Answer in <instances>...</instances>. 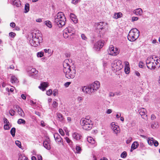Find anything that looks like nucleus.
<instances>
[{
	"label": "nucleus",
	"instance_id": "nucleus-47",
	"mask_svg": "<svg viewBox=\"0 0 160 160\" xmlns=\"http://www.w3.org/2000/svg\"><path fill=\"white\" fill-rule=\"evenodd\" d=\"M132 138H131V137H129L127 139L126 141V142L128 144L132 141Z\"/></svg>",
	"mask_w": 160,
	"mask_h": 160
},
{
	"label": "nucleus",
	"instance_id": "nucleus-49",
	"mask_svg": "<svg viewBox=\"0 0 160 160\" xmlns=\"http://www.w3.org/2000/svg\"><path fill=\"white\" fill-rule=\"evenodd\" d=\"M59 132L62 136H64L65 134L64 132L62 129L60 128L59 129Z\"/></svg>",
	"mask_w": 160,
	"mask_h": 160
},
{
	"label": "nucleus",
	"instance_id": "nucleus-7",
	"mask_svg": "<svg viewBox=\"0 0 160 160\" xmlns=\"http://www.w3.org/2000/svg\"><path fill=\"white\" fill-rule=\"evenodd\" d=\"M75 30L72 26H69L65 29L63 31V36L65 38H68L70 36L74 34Z\"/></svg>",
	"mask_w": 160,
	"mask_h": 160
},
{
	"label": "nucleus",
	"instance_id": "nucleus-63",
	"mask_svg": "<svg viewBox=\"0 0 160 160\" xmlns=\"http://www.w3.org/2000/svg\"><path fill=\"white\" fill-rule=\"evenodd\" d=\"M41 126L42 127H44L45 126L44 122L43 121H41Z\"/></svg>",
	"mask_w": 160,
	"mask_h": 160
},
{
	"label": "nucleus",
	"instance_id": "nucleus-41",
	"mask_svg": "<svg viewBox=\"0 0 160 160\" xmlns=\"http://www.w3.org/2000/svg\"><path fill=\"white\" fill-rule=\"evenodd\" d=\"M76 150L77 151V153H79L81 150V148L80 146H76Z\"/></svg>",
	"mask_w": 160,
	"mask_h": 160
},
{
	"label": "nucleus",
	"instance_id": "nucleus-21",
	"mask_svg": "<svg viewBox=\"0 0 160 160\" xmlns=\"http://www.w3.org/2000/svg\"><path fill=\"white\" fill-rule=\"evenodd\" d=\"M72 137L74 139L76 140H79L81 139L82 136L80 133L74 132L72 133Z\"/></svg>",
	"mask_w": 160,
	"mask_h": 160
},
{
	"label": "nucleus",
	"instance_id": "nucleus-12",
	"mask_svg": "<svg viewBox=\"0 0 160 160\" xmlns=\"http://www.w3.org/2000/svg\"><path fill=\"white\" fill-rule=\"evenodd\" d=\"M104 43L103 40H99L94 44L93 48L96 50L99 51L103 47Z\"/></svg>",
	"mask_w": 160,
	"mask_h": 160
},
{
	"label": "nucleus",
	"instance_id": "nucleus-44",
	"mask_svg": "<svg viewBox=\"0 0 160 160\" xmlns=\"http://www.w3.org/2000/svg\"><path fill=\"white\" fill-rule=\"evenodd\" d=\"M52 105L53 108H56L58 106V103L56 101H53Z\"/></svg>",
	"mask_w": 160,
	"mask_h": 160
},
{
	"label": "nucleus",
	"instance_id": "nucleus-28",
	"mask_svg": "<svg viewBox=\"0 0 160 160\" xmlns=\"http://www.w3.org/2000/svg\"><path fill=\"white\" fill-rule=\"evenodd\" d=\"M139 146V144L137 142H134L131 145L132 148L135 149L137 148Z\"/></svg>",
	"mask_w": 160,
	"mask_h": 160
},
{
	"label": "nucleus",
	"instance_id": "nucleus-20",
	"mask_svg": "<svg viewBox=\"0 0 160 160\" xmlns=\"http://www.w3.org/2000/svg\"><path fill=\"white\" fill-rule=\"evenodd\" d=\"M87 141L89 143H91L92 145V147H94L97 145L95 141L92 137H88L87 138Z\"/></svg>",
	"mask_w": 160,
	"mask_h": 160
},
{
	"label": "nucleus",
	"instance_id": "nucleus-48",
	"mask_svg": "<svg viewBox=\"0 0 160 160\" xmlns=\"http://www.w3.org/2000/svg\"><path fill=\"white\" fill-rule=\"evenodd\" d=\"M15 33L13 32H10L9 33V35L12 38H13L16 36Z\"/></svg>",
	"mask_w": 160,
	"mask_h": 160
},
{
	"label": "nucleus",
	"instance_id": "nucleus-23",
	"mask_svg": "<svg viewBox=\"0 0 160 160\" xmlns=\"http://www.w3.org/2000/svg\"><path fill=\"white\" fill-rule=\"evenodd\" d=\"M82 91L85 93H88L89 94H90L91 93V92H89L90 91V88L89 86V85H88L87 86H83L82 87Z\"/></svg>",
	"mask_w": 160,
	"mask_h": 160
},
{
	"label": "nucleus",
	"instance_id": "nucleus-36",
	"mask_svg": "<svg viewBox=\"0 0 160 160\" xmlns=\"http://www.w3.org/2000/svg\"><path fill=\"white\" fill-rule=\"evenodd\" d=\"M45 24L49 28H51L52 27L51 22L49 21H46Z\"/></svg>",
	"mask_w": 160,
	"mask_h": 160
},
{
	"label": "nucleus",
	"instance_id": "nucleus-42",
	"mask_svg": "<svg viewBox=\"0 0 160 160\" xmlns=\"http://www.w3.org/2000/svg\"><path fill=\"white\" fill-rule=\"evenodd\" d=\"M10 127L9 124H5L4 126V128L5 130H9L10 128Z\"/></svg>",
	"mask_w": 160,
	"mask_h": 160
},
{
	"label": "nucleus",
	"instance_id": "nucleus-4",
	"mask_svg": "<svg viewBox=\"0 0 160 160\" xmlns=\"http://www.w3.org/2000/svg\"><path fill=\"white\" fill-rule=\"evenodd\" d=\"M107 23L104 22H100L95 23L94 28L95 31L100 34L103 35L106 31Z\"/></svg>",
	"mask_w": 160,
	"mask_h": 160
},
{
	"label": "nucleus",
	"instance_id": "nucleus-11",
	"mask_svg": "<svg viewBox=\"0 0 160 160\" xmlns=\"http://www.w3.org/2000/svg\"><path fill=\"white\" fill-rule=\"evenodd\" d=\"M108 52L109 54L112 56H116L119 53L118 48L112 45L110 46Z\"/></svg>",
	"mask_w": 160,
	"mask_h": 160
},
{
	"label": "nucleus",
	"instance_id": "nucleus-6",
	"mask_svg": "<svg viewBox=\"0 0 160 160\" xmlns=\"http://www.w3.org/2000/svg\"><path fill=\"white\" fill-rule=\"evenodd\" d=\"M80 123L83 129L89 130L92 128V125L91 120L89 119L83 118L80 120Z\"/></svg>",
	"mask_w": 160,
	"mask_h": 160
},
{
	"label": "nucleus",
	"instance_id": "nucleus-53",
	"mask_svg": "<svg viewBox=\"0 0 160 160\" xmlns=\"http://www.w3.org/2000/svg\"><path fill=\"white\" fill-rule=\"evenodd\" d=\"M44 51L45 53H48L49 54L51 53V50L50 49H44Z\"/></svg>",
	"mask_w": 160,
	"mask_h": 160
},
{
	"label": "nucleus",
	"instance_id": "nucleus-51",
	"mask_svg": "<svg viewBox=\"0 0 160 160\" xmlns=\"http://www.w3.org/2000/svg\"><path fill=\"white\" fill-rule=\"evenodd\" d=\"M3 122L5 124H9V123L8 119L5 118H3Z\"/></svg>",
	"mask_w": 160,
	"mask_h": 160
},
{
	"label": "nucleus",
	"instance_id": "nucleus-64",
	"mask_svg": "<svg viewBox=\"0 0 160 160\" xmlns=\"http://www.w3.org/2000/svg\"><path fill=\"white\" fill-rule=\"evenodd\" d=\"M107 66V63L106 62H103V66L104 68H105Z\"/></svg>",
	"mask_w": 160,
	"mask_h": 160
},
{
	"label": "nucleus",
	"instance_id": "nucleus-8",
	"mask_svg": "<svg viewBox=\"0 0 160 160\" xmlns=\"http://www.w3.org/2000/svg\"><path fill=\"white\" fill-rule=\"evenodd\" d=\"M156 60H154L153 58H150L147 59L146 61V63L147 67L150 69H154L157 65Z\"/></svg>",
	"mask_w": 160,
	"mask_h": 160
},
{
	"label": "nucleus",
	"instance_id": "nucleus-25",
	"mask_svg": "<svg viewBox=\"0 0 160 160\" xmlns=\"http://www.w3.org/2000/svg\"><path fill=\"white\" fill-rule=\"evenodd\" d=\"M11 82L12 83H16L18 82V81L16 77L12 76L11 78Z\"/></svg>",
	"mask_w": 160,
	"mask_h": 160
},
{
	"label": "nucleus",
	"instance_id": "nucleus-38",
	"mask_svg": "<svg viewBox=\"0 0 160 160\" xmlns=\"http://www.w3.org/2000/svg\"><path fill=\"white\" fill-rule=\"evenodd\" d=\"M15 144L19 148H21L22 147L21 144V142L19 141H15Z\"/></svg>",
	"mask_w": 160,
	"mask_h": 160
},
{
	"label": "nucleus",
	"instance_id": "nucleus-39",
	"mask_svg": "<svg viewBox=\"0 0 160 160\" xmlns=\"http://www.w3.org/2000/svg\"><path fill=\"white\" fill-rule=\"evenodd\" d=\"M129 67H125L124 71L125 73L127 74H128L129 72Z\"/></svg>",
	"mask_w": 160,
	"mask_h": 160
},
{
	"label": "nucleus",
	"instance_id": "nucleus-40",
	"mask_svg": "<svg viewBox=\"0 0 160 160\" xmlns=\"http://www.w3.org/2000/svg\"><path fill=\"white\" fill-rule=\"evenodd\" d=\"M44 53L42 52H40L37 53V56L38 57L41 58L43 56Z\"/></svg>",
	"mask_w": 160,
	"mask_h": 160
},
{
	"label": "nucleus",
	"instance_id": "nucleus-60",
	"mask_svg": "<svg viewBox=\"0 0 160 160\" xmlns=\"http://www.w3.org/2000/svg\"><path fill=\"white\" fill-rule=\"evenodd\" d=\"M78 2V0H72V3L76 4Z\"/></svg>",
	"mask_w": 160,
	"mask_h": 160
},
{
	"label": "nucleus",
	"instance_id": "nucleus-19",
	"mask_svg": "<svg viewBox=\"0 0 160 160\" xmlns=\"http://www.w3.org/2000/svg\"><path fill=\"white\" fill-rule=\"evenodd\" d=\"M69 16L70 18L72 21L75 23L76 24L78 22V19L77 17L74 14L71 13L70 14Z\"/></svg>",
	"mask_w": 160,
	"mask_h": 160
},
{
	"label": "nucleus",
	"instance_id": "nucleus-32",
	"mask_svg": "<svg viewBox=\"0 0 160 160\" xmlns=\"http://www.w3.org/2000/svg\"><path fill=\"white\" fill-rule=\"evenodd\" d=\"M17 123L19 124H24L26 123V121L23 119H19Z\"/></svg>",
	"mask_w": 160,
	"mask_h": 160
},
{
	"label": "nucleus",
	"instance_id": "nucleus-14",
	"mask_svg": "<svg viewBox=\"0 0 160 160\" xmlns=\"http://www.w3.org/2000/svg\"><path fill=\"white\" fill-rule=\"evenodd\" d=\"M147 141L148 144L151 146L154 145L155 147H157L158 145V142L154 140L153 138H148L147 140Z\"/></svg>",
	"mask_w": 160,
	"mask_h": 160
},
{
	"label": "nucleus",
	"instance_id": "nucleus-29",
	"mask_svg": "<svg viewBox=\"0 0 160 160\" xmlns=\"http://www.w3.org/2000/svg\"><path fill=\"white\" fill-rule=\"evenodd\" d=\"M29 10V4L28 3H26L25 6L24 12L26 13Z\"/></svg>",
	"mask_w": 160,
	"mask_h": 160
},
{
	"label": "nucleus",
	"instance_id": "nucleus-58",
	"mask_svg": "<svg viewBox=\"0 0 160 160\" xmlns=\"http://www.w3.org/2000/svg\"><path fill=\"white\" fill-rule=\"evenodd\" d=\"M156 118V117L155 116L154 114H152L151 115V119L152 120H154Z\"/></svg>",
	"mask_w": 160,
	"mask_h": 160
},
{
	"label": "nucleus",
	"instance_id": "nucleus-26",
	"mask_svg": "<svg viewBox=\"0 0 160 160\" xmlns=\"http://www.w3.org/2000/svg\"><path fill=\"white\" fill-rule=\"evenodd\" d=\"M122 14L121 12H119L118 13H115L114 14L113 18L116 19H118L121 17L122 16Z\"/></svg>",
	"mask_w": 160,
	"mask_h": 160
},
{
	"label": "nucleus",
	"instance_id": "nucleus-24",
	"mask_svg": "<svg viewBox=\"0 0 160 160\" xmlns=\"http://www.w3.org/2000/svg\"><path fill=\"white\" fill-rule=\"evenodd\" d=\"M142 12V10L140 8L136 9L133 11L134 13L137 15H141Z\"/></svg>",
	"mask_w": 160,
	"mask_h": 160
},
{
	"label": "nucleus",
	"instance_id": "nucleus-22",
	"mask_svg": "<svg viewBox=\"0 0 160 160\" xmlns=\"http://www.w3.org/2000/svg\"><path fill=\"white\" fill-rule=\"evenodd\" d=\"M48 86V83L47 82H43L41 83L40 86L38 87V88L43 91L46 89V88Z\"/></svg>",
	"mask_w": 160,
	"mask_h": 160
},
{
	"label": "nucleus",
	"instance_id": "nucleus-59",
	"mask_svg": "<svg viewBox=\"0 0 160 160\" xmlns=\"http://www.w3.org/2000/svg\"><path fill=\"white\" fill-rule=\"evenodd\" d=\"M70 83L71 82H67L64 84V86L65 87H67L69 86Z\"/></svg>",
	"mask_w": 160,
	"mask_h": 160
},
{
	"label": "nucleus",
	"instance_id": "nucleus-30",
	"mask_svg": "<svg viewBox=\"0 0 160 160\" xmlns=\"http://www.w3.org/2000/svg\"><path fill=\"white\" fill-rule=\"evenodd\" d=\"M57 115L59 120L60 122H62L64 118L62 115L60 113H58Z\"/></svg>",
	"mask_w": 160,
	"mask_h": 160
},
{
	"label": "nucleus",
	"instance_id": "nucleus-54",
	"mask_svg": "<svg viewBox=\"0 0 160 160\" xmlns=\"http://www.w3.org/2000/svg\"><path fill=\"white\" fill-rule=\"evenodd\" d=\"M58 94V91L57 90H55L53 91V95L54 96H56Z\"/></svg>",
	"mask_w": 160,
	"mask_h": 160
},
{
	"label": "nucleus",
	"instance_id": "nucleus-17",
	"mask_svg": "<svg viewBox=\"0 0 160 160\" xmlns=\"http://www.w3.org/2000/svg\"><path fill=\"white\" fill-rule=\"evenodd\" d=\"M29 74L30 76H32L34 77H36L37 76L38 73V71L35 68H32L29 72Z\"/></svg>",
	"mask_w": 160,
	"mask_h": 160
},
{
	"label": "nucleus",
	"instance_id": "nucleus-61",
	"mask_svg": "<svg viewBox=\"0 0 160 160\" xmlns=\"http://www.w3.org/2000/svg\"><path fill=\"white\" fill-rule=\"evenodd\" d=\"M112 110L111 109H108L106 111V113L107 114H110L112 113Z\"/></svg>",
	"mask_w": 160,
	"mask_h": 160
},
{
	"label": "nucleus",
	"instance_id": "nucleus-55",
	"mask_svg": "<svg viewBox=\"0 0 160 160\" xmlns=\"http://www.w3.org/2000/svg\"><path fill=\"white\" fill-rule=\"evenodd\" d=\"M138 18L137 17H133L132 18V22L136 21L138 19Z\"/></svg>",
	"mask_w": 160,
	"mask_h": 160
},
{
	"label": "nucleus",
	"instance_id": "nucleus-45",
	"mask_svg": "<svg viewBox=\"0 0 160 160\" xmlns=\"http://www.w3.org/2000/svg\"><path fill=\"white\" fill-rule=\"evenodd\" d=\"M81 37L82 38L86 41L87 40V37L86 36L83 34H82L81 35Z\"/></svg>",
	"mask_w": 160,
	"mask_h": 160
},
{
	"label": "nucleus",
	"instance_id": "nucleus-15",
	"mask_svg": "<svg viewBox=\"0 0 160 160\" xmlns=\"http://www.w3.org/2000/svg\"><path fill=\"white\" fill-rule=\"evenodd\" d=\"M147 112L146 110L144 108H141L139 110V114L141 115L142 118L144 119L147 118Z\"/></svg>",
	"mask_w": 160,
	"mask_h": 160
},
{
	"label": "nucleus",
	"instance_id": "nucleus-2",
	"mask_svg": "<svg viewBox=\"0 0 160 160\" xmlns=\"http://www.w3.org/2000/svg\"><path fill=\"white\" fill-rule=\"evenodd\" d=\"M42 41L43 39L40 32L39 31H36L35 32L32 34V39L30 40V43L32 46L36 47Z\"/></svg>",
	"mask_w": 160,
	"mask_h": 160
},
{
	"label": "nucleus",
	"instance_id": "nucleus-34",
	"mask_svg": "<svg viewBox=\"0 0 160 160\" xmlns=\"http://www.w3.org/2000/svg\"><path fill=\"white\" fill-rule=\"evenodd\" d=\"M65 139L66 140L67 142L70 145H72L73 144V142L71 141V140H70L69 138L67 137H66L65 138Z\"/></svg>",
	"mask_w": 160,
	"mask_h": 160
},
{
	"label": "nucleus",
	"instance_id": "nucleus-33",
	"mask_svg": "<svg viewBox=\"0 0 160 160\" xmlns=\"http://www.w3.org/2000/svg\"><path fill=\"white\" fill-rule=\"evenodd\" d=\"M16 132V129L14 128H12L10 131V133L13 137H14L15 136V133Z\"/></svg>",
	"mask_w": 160,
	"mask_h": 160
},
{
	"label": "nucleus",
	"instance_id": "nucleus-31",
	"mask_svg": "<svg viewBox=\"0 0 160 160\" xmlns=\"http://www.w3.org/2000/svg\"><path fill=\"white\" fill-rule=\"evenodd\" d=\"M18 114L21 116L22 117L24 116L25 114L22 109H19V110H18Z\"/></svg>",
	"mask_w": 160,
	"mask_h": 160
},
{
	"label": "nucleus",
	"instance_id": "nucleus-57",
	"mask_svg": "<svg viewBox=\"0 0 160 160\" xmlns=\"http://www.w3.org/2000/svg\"><path fill=\"white\" fill-rule=\"evenodd\" d=\"M15 25H16V24L14 22H12L10 23V26L13 28L15 27Z\"/></svg>",
	"mask_w": 160,
	"mask_h": 160
},
{
	"label": "nucleus",
	"instance_id": "nucleus-5",
	"mask_svg": "<svg viewBox=\"0 0 160 160\" xmlns=\"http://www.w3.org/2000/svg\"><path fill=\"white\" fill-rule=\"evenodd\" d=\"M140 32L136 28L132 29L129 32L128 36V40L131 42L135 41L139 37Z\"/></svg>",
	"mask_w": 160,
	"mask_h": 160
},
{
	"label": "nucleus",
	"instance_id": "nucleus-13",
	"mask_svg": "<svg viewBox=\"0 0 160 160\" xmlns=\"http://www.w3.org/2000/svg\"><path fill=\"white\" fill-rule=\"evenodd\" d=\"M111 129L115 134H117L120 132V129L119 126L116 125L114 122H112L111 123Z\"/></svg>",
	"mask_w": 160,
	"mask_h": 160
},
{
	"label": "nucleus",
	"instance_id": "nucleus-62",
	"mask_svg": "<svg viewBox=\"0 0 160 160\" xmlns=\"http://www.w3.org/2000/svg\"><path fill=\"white\" fill-rule=\"evenodd\" d=\"M21 97L22 99L23 100H25L26 99V97L24 94H21Z\"/></svg>",
	"mask_w": 160,
	"mask_h": 160
},
{
	"label": "nucleus",
	"instance_id": "nucleus-10",
	"mask_svg": "<svg viewBox=\"0 0 160 160\" xmlns=\"http://www.w3.org/2000/svg\"><path fill=\"white\" fill-rule=\"evenodd\" d=\"M112 67L116 71L121 70L122 68L121 61L118 60H114L112 64Z\"/></svg>",
	"mask_w": 160,
	"mask_h": 160
},
{
	"label": "nucleus",
	"instance_id": "nucleus-3",
	"mask_svg": "<svg viewBox=\"0 0 160 160\" xmlns=\"http://www.w3.org/2000/svg\"><path fill=\"white\" fill-rule=\"evenodd\" d=\"M66 21L65 16L62 12H58L54 17V22L59 28H62L64 26Z\"/></svg>",
	"mask_w": 160,
	"mask_h": 160
},
{
	"label": "nucleus",
	"instance_id": "nucleus-37",
	"mask_svg": "<svg viewBox=\"0 0 160 160\" xmlns=\"http://www.w3.org/2000/svg\"><path fill=\"white\" fill-rule=\"evenodd\" d=\"M127 155V152L125 151L123 152L121 154V157L123 158H125Z\"/></svg>",
	"mask_w": 160,
	"mask_h": 160
},
{
	"label": "nucleus",
	"instance_id": "nucleus-1",
	"mask_svg": "<svg viewBox=\"0 0 160 160\" xmlns=\"http://www.w3.org/2000/svg\"><path fill=\"white\" fill-rule=\"evenodd\" d=\"M68 59L65 60L63 62V71L65 74L66 77L69 79L73 78L76 75V70L73 67H71L69 63Z\"/></svg>",
	"mask_w": 160,
	"mask_h": 160
},
{
	"label": "nucleus",
	"instance_id": "nucleus-50",
	"mask_svg": "<svg viewBox=\"0 0 160 160\" xmlns=\"http://www.w3.org/2000/svg\"><path fill=\"white\" fill-rule=\"evenodd\" d=\"M52 93V91L51 89H49L47 92L46 94L48 95H50Z\"/></svg>",
	"mask_w": 160,
	"mask_h": 160
},
{
	"label": "nucleus",
	"instance_id": "nucleus-43",
	"mask_svg": "<svg viewBox=\"0 0 160 160\" xmlns=\"http://www.w3.org/2000/svg\"><path fill=\"white\" fill-rule=\"evenodd\" d=\"M154 60H156V62H157V65L158 66H160V59H158L156 58Z\"/></svg>",
	"mask_w": 160,
	"mask_h": 160
},
{
	"label": "nucleus",
	"instance_id": "nucleus-52",
	"mask_svg": "<svg viewBox=\"0 0 160 160\" xmlns=\"http://www.w3.org/2000/svg\"><path fill=\"white\" fill-rule=\"evenodd\" d=\"M20 160H28V159L26 158L25 156H22L20 158Z\"/></svg>",
	"mask_w": 160,
	"mask_h": 160
},
{
	"label": "nucleus",
	"instance_id": "nucleus-46",
	"mask_svg": "<svg viewBox=\"0 0 160 160\" xmlns=\"http://www.w3.org/2000/svg\"><path fill=\"white\" fill-rule=\"evenodd\" d=\"M9 113L11 116H13L15 114V112L13 110H10L9 111Z\"/></svg>",
	"mask_w": 160,
	"mask_h": 160
},
{
	"label": "nucleus",
	"instance_id": "nucleus-56",
	"mask_svg": "<svg viewBox=\"0 0 160 160\" xmlns=\"http://www.w3.org/2000/svg\"><path fill=\"white\" fill-rule=\"evenodd\" d=\"M124 63L125 64V67H129V63L128 62L125 61L124 62Z\"/></svg>",
	"mask_w": 160,
	"mask_h": 160
},
{
	"label": "nucleus",
	"instance_id": "nucleus-9",
	"mask_svg": "<svg viewBox=\"0 0 160 160\" xmlns=\"http://www.w3.org/2000/svg\"><path fill=\"white\" fill-rule=\"evenodd\" d=\"M89 86L90 88L89 92L91 93L94 92L99 89L100 87V83L98 81H95L94 82L89 84Z\"/></svg>",
	"mask_w": 160,
	"mask_h": 160
},
{
	"label": "nucleus",
	"instance_id": "nucleus-35",
	"mask_svg": "<svg viewBox=\"0 0 160 160\" xmlns=\"http://www.w3.org/2000/svg\"><path fill=\"white\" fill-rule=\"evenodd\" d=\"M158 127V125L157 123L155 122H153L151 125V127L153 129L157 128Z\"/></svg>",
	"mask_w": 160,
	"mask_h": 160
},
{
	"label": "nucleus",
	"instance_id": "nucleus-18",
	"mask_svg": "<svg viewBox=\"0 0 160 160\" xmlns=\"http://www.w3.org/2000/svg\"><path fill=\"white\" fill-rule=\"evenodd\" d=\"M43 145L44 147L48 150H49L51 149L50 141L48 138L43 142Z\"/></svg>",
	"mask_w": 160,
	"mask_h": 160
},
{
	"label": "nucleus",
	"instance_id": "nucleus-27",
	"mask_svg": "<svg viewBox=\"0 0 160 160\" xmlns=\"http://www.w3.org/2000/svg\"><path fill=\"white\" fill-rule=\"evenodd\" d=\"M12 4L17 7H19L21 5L20 0H13Z\"/></svg>",
	"mask_w": 160,
	"mask_h": 160
},
{
	"label": "nucleus",
	"instance_id": "nucleus-16",
	"mask_svg": "<svg viewBox=\"0 0 160 160\" xmlns=\"http://www.w3.org/2000/svg\"><path fill=\"white\" fill-rule=\"evenodd\" d=\"M54 137L56 142H61L62 145H64L62 139L58 133H55L54 135Z\"/></svg>",
	"mask_w": 160,
	"mask_h": 160
}]
</instances>
